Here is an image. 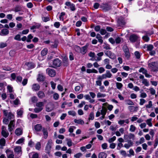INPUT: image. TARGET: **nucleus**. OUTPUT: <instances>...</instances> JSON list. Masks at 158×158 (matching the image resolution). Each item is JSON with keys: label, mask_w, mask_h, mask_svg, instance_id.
<instances>
[{"label": "nucleus", "mask_w": 158, "mask_h": 158, "mask_svg": "<svg viewBox=\"0 0 158 158\" xmlns=\"http://www.w3.org/2000/svg\"><path fill=\"white\" fill-rule=\"evenodd\" d=\"M3 112L4 116L6 117L3 119V122L4 123L7 124L9 123V120L14 118V115L11 112L7 110H4Z\"/></svg>", "instance_id": "f257e3e1"}, {"label": "nucleus", "mask_w": 158, "mask_h": 158, "mask_svg": "<svg viewBox=\"0 0 158 158\" xmlns=\"http://www.w3.org/2000/svg\"><path fill=\"white\" fill-rule=\"evenodd\" d=\"M148 67L152 71L157 72L158 71V63L157 62L148 63Z\"/></svg>", "instance_id": "f03ea898"}, {"label": "nucleus", "mask_w": 158, "mask_h": 158, "mask_svg": "<svg viewBox=\"0 0 158 158\" xmlns=\"http://www.w3.org/2000/svg\"><path fill=\"white\" fill-rule=\"evenodd\" d=\"M50 66L53 68L60 67L61 64L60 60H49Z\"/></svg>", "instance_id": "7ed1b4c3"}, {"label": "nucleus", "mask_w": 158, "mask_h": 158, "mask_svg": "<svg viewBox=\"0 0 158 158\" xmlns=\"http://www.w3.org/2000/svg\"><path fill=\"white\" fill-rule=\"evenodd\" d=\"M52 144V141L51 139H50L48 140L46 145L45 150V152L48 154H49L50 153Z\"/></svg>", "instance_id": "20e7f679"}, {"label": "nucleus", "mask_w": 158, "mask_h": 158, "mask_svg": "<svg viewBox=\"0 0 158 158\" xmlns=\"http://www.w3.org/2000/svg\"><path fill=\"white\" fill-rule=\"evenodd\" d=\"M1 134L5 138L9 135V133L7 130L6 127L4 126H2Z\"/></svg>", "instance_id": "39448f33"}, {"label": "nucleus", "mask_w": 158, "mask_h": 158, "mask_svg": "<svg viewBox=\"0 0 158 158\" xmlns=\"http://www.w3.org/2000/svg\"><path fill=\"white\" fill-rule=\"evenodd\" d=\"M100 7L105 11L109 10L111 8V6L108 3L103 4L100 6Z\"/></svg>", "instance_id": "423d86ee"}, {"label": "nucleus", "mask_w": 158, "mask_h": 158, "mask_svg": "<svg viewBox=\"0 0 158 158\" xmlns=\"http://www.w3.org/2000/svg\"><path fill=\"white\" fill-rule=\"evenodd\" d=\"M139 37L135 34L131 35L129 37V40L132 43H134L139 40Z\"/></svg>", "instance_id": "0eeeda50"}, {"label": "nucleus", "mask_w": 158, "mask_h": 158, "mask_svg": "<svg viewBox=\"0 0 158 158\" xmlns=\"http://www.w3.org/2000/svg\"><path fill=\"white\" fill-rule=\"evenodd\" d=\"M112 74L109 70H106L105 74H102L100 77L103 79L107 78H110L111 77Z\"/></svg>", "instance_id": "6e6552de"}, {"label": "nucleus", "mask_w": 158, "mask_h": 158, "mask_svg": "<svg viewBox=\"0 0 158 158\" xmlns=\"http://www.w3.org/2000/svg\"><path fill=\"white\" fill-rule=\"evenodd\" d=\"M15 122L14 120H11L8 125V129L10 132L12 131L15 128Z\"/></svg>", "instance_id": "1a4fd4ad"}, {"label": "nucleus", "mask_w": 158, "mask_h": 158, "mask_svg": "<svg viewBox=\"0 0 158 158\" xmlns=\"http://www.w3.org/2000/svg\"><path fill=\"white\" fill-rule=\"evenodd\" d=\"M117 23L119 26L122 27L125 25L126 23L125 19L122 17L118 18L117 21Z\"/></svg>", "instance_id": "9d476101"}, {"label": "nucleus", "mask_w": 158, "mask_h": 158, "mask_svg": "<svg viewBox=\"0 0 158 158\" xmlns=\"http://www.w3.org/2000/svg\"><path fill=\"white\" fill-rule=\"evenodd\" d=\"M46 70L49 75L52 77H54L56 75L55 71L53 69L48 68Z\"/></svg>", "instance_id": "9b49d317"}, {"label": "nucleus", "mask_w": 158, "mask_h": 158, "mask_svg": "<svg viewBox=\"0 0 158 158\" xmlns=\"http://www.w3.org/2000/svg\"><path fill=\"white\" fill-rule=\"evenodd\" d=\"M6 153L7 158H14V155L13 151L8 149L6 150Z\"/></svg>", "instance_id": "f8f14e48"}, {"label": "nucleus", "mask_w": 158, "mask_h": 158, "mask_svg": "<svg viewBox=\"0 0 158 158\" xmlns=\"http://www.w3.org/2000/svg\"><path fill=\"white\" fill-rule=\"evenodd\" d=\"M89 46V44H87L85 46L82 47L81 48H80L79 47V48L80 49L81 53L83 54H85L87 52V49Z\"/></svg>", "instance_id": "ddd939ff"}, {"label": "nucleus", "mask_w": 158, "mask_h": 158, "mask_svg": "<svg viewBox=\"0 0 158 158\" xmlns=\"http://www.w3.org/2000/svg\"><path fill=\"white\" fill-rule=\"evenodd\" d=\"M129 123V121L128 119H127L125 120H120L118 122V124L119 125L123 126H125V123L128 124Z\"/></svg>", "instance_id": "4468645a"}, {"label": "nucleus", "mask_w": 158, "mask_h": 158, "mask_svg": "<svg viewBox=\"0 0 158 158\" xmlns=\"http://www.w3.org/2000/svg\"><path fill=\"white\" fill-rule=\"evenodd\" d=\"M25 65L27 66L29 69H31L34 68L35 66V64L32 62H26L25 63Z\"/></svg>", "instance_id": "2eb2a0df"}, {"label": "nucleus", "mask_w": 158, "mask_h": 158, "mask_svg": "<svg viewBox=\"0 0 158 158\" xmlns=\"http://www.w3.org/2000/svg\"><path fill=\"white\" fill-rule=\"evenodd\" d=\"M29 156V158H40L39 154L35 152L30 153Z\"/></svg>", "instance_id": "dca6fc26"}, {"label": "nucleus", "mask_w": 158, "mask_h": 158, "mask_svg": "<svg viewBox=\"0 0 158 158\" xmlns=\"http://www.w3.org/2000/svg\"><path fill=\"white\" fill-rule=\"evenodd\" d=\"M127 143H125L124 144V147L126 149H128L131 147L133 146L134 144L133 142L131 140H129L127 141Z\"/></svg>", "instance_id": "f3484780"}, {"label": "nucleus", "mask_w": 158, "mask_h": 158, "mask_svg": "<svg viewBox=\"0 0 158 158\" xmlns=\"http://www.w3.org/2000/svg\"><path fill=\"white\" fill-rule=\"evenodd\" d=\"M143 48L145 49H147V51H151L153 48L154 46L152 45L151 44H145L143 46Z\"/></svg>", "instance_id": "a211bd4d"}, {"label": "nucleus", "mask_w": 158, "mask_h": 158, "mask_svg": "<svg viewBox=\"0 0 158 158\" xmlns=\"http://www.w3.org/2000/svg\"><path fill=\"white\" fill-rule=\"evenodd\" d=\"M40 88V86L38 84H34L32 86V89L33 91H38Z\"/></svg>", "instance_id": "6ab92c4d"}, {"label": "nucleus", "mask_w": 158, "mask_h": 158, "mask_svg": "<svg viewBox=\"0 0 158 158\" xmlns=\"http://www.w3.org/2000/svg\"><path fill=\"white\" fill-rule=\"evenodd\" d=\"M14 151L17 154H21V147L20 146L15 147L14 148Z\"/></svg>", "instance_id": "aec40b11"}, {"label": "nucleus", "mask_w": 158, "mask_h": 158, "mask_svg": "<svg viewBox=\"0 0 158 158\" xmlns=\"http://www.w3.org/2000/svg\"><path fill=\"white\" fill-rule=\"evenodd\" d=\"M102 80L100 75L98 76L97 78V80L96 81V85H97L101 86L102 84Z\"/></svg>", "instance_id": "412c9836"}, {"label": "nucleus", "mask_w": 158, "mask_h": 158, "mask_svg": "<svg viewBox=\"0 0 158 158\" xmlns=\"http://www.w3.org/2000/svg\"><path fill=\"white\" fill-rule=\"evenodd\" d=\"M9 30L7 29H4L1 30L0 35L2 36L6 35L9 34Z\"/></svg>", "instance_id": "4be33fe9"}, {"label": "nucleus", "mask_w": 158, "mask_h": 158, "mask_svg": "<svg viewBox=\"0 0 158 158\" xmlns=\"http://www.w3.org/2000/svg\"><path fill=\"white\" fill-rule=\"evenodd\" d=\"M15 133L17 136H20L22 134L23 131L20 128H17L15 130Z\"/></svg>", "instance_id": "5701e85b"}, {"label": "nucleus", "mask_w": 158, "mask_h": 158, "mask_svg": "<svg viewBox=\"0 0 158 158\" xmlns=\"http://www.w3.org/2000/svg\"><path fill=\"white\" fill-rule=\"evenodd\" d=\"M42 132L43 133L44 138L45 139H47L48 135V133L47 129L45 128H43L42 129Z\"/></svg>", "instance_id": "b1692460"}, {"label": "nucleus", "mask_w": 158, "mask_h": 158, "mask_svg": "<svg viewBox=\"0 0 158 158\" xmlns=\"http://www.w3.org/2000/svg\"><path fill=\"white\" fill-rule=\"evenodd\" d=\"M37 95L40 98L42 99L45 97V94L44 93L41 91H39L37 93Z\"/></svg>", "instance_id": "393cba45"}, {"label": "nucleus", "mask_w": 158, "mask_h": 158, "mask_svg": "<svg viewBox=\"0 0 158 158\" xmlns=\"http://www.w3.org/2000/svg\"><path fill=\"white\" fill-rule=\"evenodd\" d=\"M42 126L40 124H36L34 127L35 130L37 131H40L42 130Z\"/></svg>", "instance_id": "a878e982"}, {"label": "nucleus", "mask_w": 158, "mask_h": 158, "mask_svg": "<svg viewBox=\"0 0 158 158\" xmlns=\"http://www.w3.org/2000/svg\"><path fill=\"white\" fill-rule=\"evenodd\" d=\"M36 106L38 107L43 108L44 106V103L42 102H39L36 103Z\"/></svg>", "instance_id": "bb28decb"}, {"label": "nucleus", "mask_w": 158, "mask_h": 158, "mask_svg": "<svg viewBox=\"0 0 158 158\" xmlns=\"http://www.w3.org/2000/svg\"><path fill=\"white\" fill-rule=\"evenodd\" d=\"M23 110L22 108L18 109L17 111V113L18 117H21L23 115Z\"/></svg>", "instance_id": "cd10ccee"}, {"label": "nucleus", "mask_w": 158, "mask_h": 158, "mask_svg": "<svg viewBox=\"0 0 158 158\" xmlns=\"http://www.w3.org/2000/svg\"><path fill=\"white\" fill-rule=\"evenodd\" d=\"M96 38L98 39V42L100 43L101 44H102L103 40L102 39V37L99 34H97L96 35Z\"/></svg>", "instance_id": "c85d7f7f"}, {"label": "nucleus", "mask_w": 158, "mask_h": 158, "mask_svg": "<svg viewBox=\"0 0 158 158\" xmlns=\"http://www.w3.org/2000/svg\"><path fill=\"white\" fill-rule=\"evenodd\" d=\"M107 154L105 152H101L98 155V158H106Z\"/></svg>", "instance_id": "c756f323"}, {"label": "nucleus", "mask_w": 158, "mask_h": 158, "mask_svg": "<svg viewBox=\"0 0 158 158\" xmlns=\"http://www.w3.org/2000/svg\"><path fill=\"white\" fill-rule=\"evenodd\" d=\"M45 79V77L42 74H39L37 80L39 81H43Z\"/></svg>", "instance_id": "7c9ffc66"}, {"label": "nucleus", "mask_w": 158, "mask_h": 158, "mask_svg": "<svg viewBox=\"0 0 158 158\" xmlns=\"http://www.w3.org/2000/svg\"><path fill=\"white\" fill-rule=\"evenodd\" d=\"M74 121L75 123H77L78 124H80L81 125H83L84 123V121L81 119H75L74 120Z\"/></svg>", "instance_id": "2f4dec72"}, {"label": "nucleus", "mask_w": 158, "mask_h": 158, "mask_svg": "<svg viewBox=\"0 0 158 158\" xmlns=\"http://www.w3.org/2000/svg\"><path fill=\"white\" fill-rule=\"evenodd\" d=\"M105 54L108 56L110 58L113 59V57H112L113 56V54L110 51H106L105 52Z\"/></svg>", "instance_id": "473e14b6"}, {"label": "nucleus", "mask_w": 158, "mask_h": 158, "mask_svg": "<svg viewBox=\"0 0 158 158\" xmlns=\"http://www.w3.org/2000/svg\"><path fill=\"white\" fill-rule=\"evenodd\" d=\"M128 109L130 112L136 111V108L133 106H128Z\"/></svg>", "instance_id": "72a5a7b5"}, {"label": "nucleus", "mask_w": 158, "mask_h": 158, "mask_svg": "<svg viewBox=\"0 0 158 158\" xmlns=\"http://www.w3.org/2000/svg\"><path fill=\"white\" fill-rule=\"evenodd\" d=\"M66 140L67 141V144L69 147H70L72 146L73 143L71 139L70 138H67L66 139Z\"/></svg>", "instance_id": "f704fd0d"}, {"label": "nucleus", "mask_w": 158, "mask_h": 158, "mask_svg": "<svg viewBox=\"0 0 158 158\" xmlns=\"http://www.w3.org/2000/svg\"><path fill=\"white\" fill-rule=\"evenodd\" d=\"M22 8L20 6H16L14 8V10L15 12H17L21 11Z\"/></svg>", "instance_id": "c9c22d12"}, {"label": "nucleus", "mask_w": 158, "mask_h": 158, "mask_svg": "<svg viewBox=\"0 0 158 158\" xmlns=\"http://www.w3.org/2000/svg\"><path fill=\"white\" fill-rule=\"evenodd\" d=\"M149 33H147L146 35L142 37L143 39L146 42H148L149 40V38L148 36Z\"/></svg>", "instance_id": "e433bc0d"}, {"label": "nucleus", "mask_w": 158, "mask_h": 158, "mask_svg": "<svg viewBox=\"0 0 158 158\" xmlns=\"http://www.w3.org/2000/svg\"><path fill=\"white\" fill-rule=\"evenodd\" d=\"M48 52V49L46 48H44L41 51V55L42 56H45L47 55Z\"/></svg>", "instance_id": "4c0bfd02"}, {"label": "nucleus", "mask_w": 158, "mask_h": 158, "mask_svg": "<svg viewBox=\"0 0 158 158\" xmlns=\"http://www.w3.org/2000/svg\"><path fill=\"white\" fill-rule=\"evenodd\" d=\"M6 144V140L4 138L0 139V145L2 146H4Z\"/></svg>", "instance_id": "58836bf2"}, {"label": "nucleus", "mask_w": 158, "mask_h": 158, "mask_svg": "<svg viewBox=\"0 0 158 158\" xmlns=\"http://www.w3.org/2000/svg\"><path fill=\"white\" fill-rule=\"evenodd\" d=\"M106 96V94H105L101 93L100 92H98L97 94V97L98 98H104Z\"/></svg>", "instance_id": "ea45409f"}, {"label": "nucleus", "mask_w": 158, "mask_h": 158, "mask_svg": "<svg viewBox=\"0 0 158 158\" xmlns=\"http://www.w3.org/2000/svg\"><path fill=\"white\" fill-rule=\"evenodd\" d=\"M116 84L117 88L119 90H121V88L123 87L122 84L120 82H117Z\"/></svg>", "instance_id": "a19ab883"}, {"label": "nucleus", "mask_w": 158, "mask_h": 158, "mask_svg": "<svg viewBox=\"0 0 158 158\" xmlns=\"http://www.w3.org/2000/svg\"><path fill=\"white\" fill-rule=\"evenodd\" d=\"M25 139L24 138H22L19 139L16 142V144H21L24 142Z\"/></svg>", "instance_id": "79ce46f5"}, {"label": "nucleus", "mask_w": 158, "mask_h": 158, "mask_svg": "<svg viewBox=\"0 0 158 158\" xmlns=\"http://www.w3.org/2000/svg\"><path fill=\"white\" fill-rule=\"evenodd\" d=\"M143 90H141V91H140V92L141 93L140 97L143 98H144L147 97V95L145 93L143 92Z\"/></svg>", "instance_id": "37998d69"}, {"label": "nucleus", "mask_w": 158, "mask_h": 158, "mask_svg": "<svg viewBox=\"0 0 158 158\" xmlns=\"http://www.w3.org/2000/svg\"><path fill=\"white\" fill-rule=\"evenodd\" d=\"M7 89L8 90V91L10 93H13L14 92V90H13V87L10 85H8L7 86Z\"/></svg>", "instance_id": "c03bdc74"}, {"label": "nucleus", "mask_w": 158, "mask_h": 158, "mask_svg": "<svg viewBox=\"0 0 158 158\" xmlns=\"http://www.w3.org/2000/svg\"><path fill=\"white\" fill-rule=\"evenodd\" d=\"M41 144L39 142H37L35 145V149L37 150H39L41 148Z\"/></svg>", "instance_id": "a18cd8bd"}, {"label": "nucleus", "mask_w": 158, "mask_h": 158, "mask_svg": "<svg viewBox=\"0 0 158 158\" xmlns=\"http://www.w3.org/2000/svg\"><path fill=\"white\" fill-rule=\"evenodd\" d=\"M126 104L128 105H133L134 104L133 101L130 99H128L125 100Z\"/></svg>", "instance_id": "49530a36"}, {"label": "nucleus", "mask_w": 158, "mask_h": 158, "mask_svg": "<svg viewBox=\"0 0 158 158\" xmlns=\"http://www.w3.org/2000/svg\"><path fill=\"white\" fill-rule=\"evenodd\" d=\"M136 129V127L133 125H131L130 126V131L131 132H134Z\"/></svg>", "instance_id": "de8ad7c7"}, {"label": "nucleus", "mask_w": 158, "mask_h": 158, "mask_svg": "<svg viewBox=\"0 0 158 158\" xmlns=\"http://www.w3.org/2000/svg\"><path fill=\"white\" fill-rule=\"evenodd\" d=\"M142 83L146 86H148L149 85V82L145 79L142 80Z\"/></svg>", "instance_id": "09e8293b"}, {"label": "nucleus", "mask_w": 158, "mask_h": 158, "mask_svg": "<svg viewBox=\"0 0 158 158\" xmlns=\"http://www.w3.org/2000/svg\"><path fill=\"white\" fill-rule=\"evenodd\" d=\"M107 112V110L105 108H103L101 110V114L102 115H105Z\"/></svg>", "instance_id": "8fccbe9b"}, {"label": "nucleus", "mask_w": 158, "mask_h": 158, "mask_svg": "<svg viewBox=\"0 0 158 158\" xmlns=\"http://www.w3.org/2000/svg\"><path fill=\"white\" fill-rule=\"evenodd\" d=\"M9 95L10 98L12 99H14L16 97V94L14 92L10 93Z\"/></svg>", "instance_id": "3c124183"}, {"label": "nucleus", "mask_w": 158, "mask_h": 158, "mask_svg": "<svg viewBox=\"0 0 158 158\" xmlns=\"http://www.w3.org/2000/svg\"><path fill=\"white\" fill-rule=\"evenodd\" d=\"M152 120V118H150L149 119H148L146 121V122L147 124L149 126V127H152V123L151 122V121Z\"/></svg>", "instance_id": "603ef678"}, {"label": "nucleus", "mask_w": 158, "mask_h": 158, "mask_svg": "<svg viewBox=\"0 0 158 158\" xmlns=\"http://www.w3.org/2000/svg\"><path fill=\"white\" fill-rule=\"evenodd\" d=\"M94 114L93 112H91L89 115V120H93L94 118Z\"/></svg>", "instance_id": "864d4df0"}, {"label": "nucleus", "mask_w": 158, "mask_h": 158, "mask_svg": "<svg viewBox=\"0 0 158 158\" xmlns=\"http://www.w3.org/2000/svg\"><path fill=\"white\" fill-rule=\"evenodd\" d=\"M43 110V108H40L38 107L35 108L34 109V111L36 113H38L41 111Z\"/></svg>", "instance_id": "5fc2aeb1"}, {"label": "nucleus", "mask_w": 158, "mask_h": 158, "mask_svg": "<svg viewBox=\"0 0 158 158\" xmlns=\"http://www.w3.org/2000/svg\"><path fill=\"white\" fill-rule=\"evenodd\" d=\"M59 94L57 93H55L53 94V98L55 100H57L59 99Z\"/></svg>", "instance_id": "6e6d98bb"}, {"label": "nucleus", "mask_w": 158, "mask_h": 158, "mask_svg": "<svg viewBox=\"0 0 158 158\" xmlns=\"http://www.w3.org/2000/svg\"><path fill=\"white\" fill-rule=\"evenodd\" d=\"M124 56L125 58L126 59H129L130 58V53H129V51H127V52H124Z\"/></svg>", "instance_id": "4d7b16f0"}, {"label": "nucleus", "mask_w": 158, "mask_h": 158, "mask_svg": "<svg viewBox=\"0 0 158 158\" xmlns=\"http://www.w3.org/2000/svg\"><path fill=\"white\" fill-rule=\"evenodd\" d=\"M139 71L140 73H142L144 74L148 72L147 70L143 68H141L139 70Z\"/></svg>", "instance_id": "13d9d810"}, {"label": "nucleus", "mask_w": 158, "mask_h": 158, "mask_svg": "<svg viewBox=\"0 0 158 158\" xmlns=\"http://www.w3.org/2000/svg\"><path fill=\"white\" fill-rule=\"evenodd\" d=\"M152 102L151 101H150L148 102V104L145 105L146 108L149 109L152 107Z\"/></svg>", "instance_id": "bf43d9fd"}, {"label": "nucleus", "mask_w": 158, "mask_h": 158, "mask_svg": "<svg viewBox=\"0 0 158 158\" xmlns=\"http://www.w3.org/2000/svg\"><path fill=\"white\" fill-rule=\"evenodd\" d=\"M134 54L136 58L139 59L140 58L141 55L138 51H135Z\"/></svg>", "instance_id": "052dcab7"}, {"label": "nucleus", "mask_w": 158, "mask_h": 158, "mask_svg": "<svg viewBox=\"0 0 158 158\" xmlns=\"http://www.w3.org/2000/svg\"><path fill=\"white\" fill-rule=\"evenodd\" d=\"M33 36L31 35V34H30L27 37V40L26 41L28 42H31V39Z\"/></svg>", "instance_id": "680f3d73"}, {"label": "nucleus", "mask_w": 158, "mask_h": 158, "mask_svg": "<svg viewBox=\"0 0 158 158\" xmlns=\"http://www.w3.org/2000/svg\"><path fill=\"white\" fill-rule=\"evenodd\" d=\"M82 156V154L81 152H79L74 155V157L76 158H80Z\"/></svg>", "instance_id": "e2e57ef3"}, {"label": "nucleus", "mask_w": 158, "mask_h": 158, "mask_svg": "<svg viewBox=\"0 0 158 158\" xmlns=\"http://www.w3.org/2000/svg\"><path fill=\"white\" fill-rule=\"evenodd\" d=\"M116 139V137L115 136H114L113 137L109 139L108 141L110 143H111L115 140Z\"/></svg>", "instance_id": "0e129e2a"}, {"label": "nucleus", "mask_w": 158, "mask_h": 158, "mask_svg": "<svg viewBox=\"0 0 158 158\" xmlns=\"http://www.w3.org/2000/svg\"><path fill=\"white\" fill-rule=\"evenodd\" d=\"M68 114L69 115H71L73 116H75L76 114V113L75 111L71 110H69L68 111Z\"/></svg>", "instance_id": "69168bd1"}, {"label": "nucleus", "mask_w": 158, "mask_h": 158, "mask_svg": "<svg viewBox=\"0 0 158 158\" xmlns=\"http://www.w3.org/2000/svg\"><path fill=\"white\" fill-rule=\"evenodd\" d=\"M129 137V139H132V140H134L135 139V135L134 134L132 133H130L128 135Z\"/></svg>", "instance_id": "338daca9"}, {"label": "nucleus", "mask_w": 158, "mask_h": 158, "mask_svg": "<svg viewBox=\"0 0 158 158\" xmlns=\"http://www.w3.org/2000/svg\"><path fill=\"white\" fill-rule=\"evenodd\" d=\"M7 44L6 43L1 42L0 43V48H3L6 47Z\"/></svg>", "instance_id": "774afa93"}]
</instances>
